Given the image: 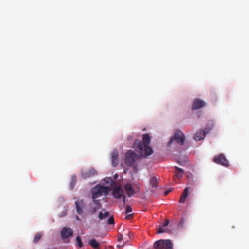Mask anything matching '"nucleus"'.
<instances>
[{
    "label": "nucleus",
    "mask_w": 249,
    "mask_h": 249,
    "mask_svg": "<svg viewBox=\"0 0 249 249\" xmlns=\"http://www.w3.org/2000/svg\"><path fill=\"white\" fill-rule=\"evenodd\" d=\"M93 202H96V199L103 195L106 196L108 193V188L101 185H96L91 190Z\"/></svg>",
    "instance_id": "1"
},
{
    "label": "nucleus",
    "mask_w": 249,
    "mask_h": 249,
    "mask_svg": "<svg viewBox=\"0 0 249 249\" xmlns=\"http://www.w3.org/2000/svg\"><path fill=\"white\" fill-rule=\"evenodd\" d=\"M150 142V138L148 134L143 135L142 142L139 140H136L134 143V147L136 150H139L140 155H142L143 147L149 145Z\"/></svg>",
    "instance_id": "2"
},
{
    "label": "nucleus",
    "mask_w": 249,
    "mask_h": 249,
    "mask_svg": "<svg viewBox=\"0 0 249 249\" xmlns=\"http://www.w3.org/2000/svg\"><path fill=\"white\" fill-rule=\"evenodd\" d=\"M154 247L155 249H172L173 244L169 239H160L154 243Z\"/></svg>",
    "instance_id": "3"
},
{
    "label": "nucleus",
    "mask_w": 249,
    "mask_h": 249,
    "mask_svg": "<svg viewBox=\"0 0 249 249\" xmlns=\"http://www.w3.org/2000/svg\"><path fill=\"white\" fill-rule=\"evenodd\" d=\"M185 140L184 134L180 130L177 131L172 138H171L167 143V146H170L174 141H176L180 145L184 144Z\"/></svg>",
    "instance_id": "4"
},
{
    "label": "nucleus",
    "mask_w": 249,
    "mask_h": 249,
    "mask_svg": "<svg viewBox=\"0 0 249 249\" xmlns=\"http://www.w3.org/2000/svg\"><path fill=\"white\" fill-rule=\"evenodd\" d=\"M135 157H136V153L133 151L129 150L127 152L125 156V164L127 166H131L135 162Z\"/></svg>",
    "instance_id": "5"
},
{
    "label": "nucleus",
    "mask_w": 249,
    "mask_h": 249,
    "mask_svg": "<svg viewBox=\"0 0 249 249\" xmlns=\"http://www.w3.org/2000/svg\"><path fill=\"white\" fill-rule=\"evenodd\" d=\"M97 171L92 167H90L88 170L81 171L82 176L85 179L96 176L97 175Z\"/></svg>",
    "instance_id": "6"
},
{
    "label": "nucleus",
    "mask_w": 249,
    "mask_h": 249,
    "mask_svg": "<svg viewBox=\"0 0 249 249\" xmlns=\"http://www.w3.org/2000/svg\"><path fill=\"white\" fill-rule=\"evenodd\" d=\"M75 207L78 214L81 215L86 209V205L83 199H78L75 201Z\"/></svg>",
    "instance_id": "7"
},
{
    "label": "nucleus",
    "mask_w": 249,
    "mask_h": 249,
    "mask_svg": "<svg viewBox=\"0 0 249 249\" xmlns=\"http://www.w3.org/2000/svg\"><path fill=\"white\" fill-rule=\"evenodd\" d=\"M210 125L211 127L209 129H206V131L200 130L199 132H197L194 137L195 140L196 141H200L204 139L206 133H208L209 131L211 130V128L213 126V123H211Z\"/></svg>",
    "instance_id": "8"
},
{
    "label": "nucleus",
    "mask_w": 249,
    "mask_h": 249,
    "mask_svg": "<svg viewBox=\"0 0 249 249\" xmlns=\"http://www.w3.org/2000/svg\"><path fill=\"white\" fill-rule=\"evenodd\" d=\"M124 194V190L120 186L115 187L112 190V195L115 198H121Z\"/></svg>",
    "instance_id": "9"
},
{
    "label": "nucleus",
    "mask_w": 249,
    "mask_h": 249,
    "mask_svg": "<svg viewBox=\"0 0 249 249\" xmlns=\"http://www.w3.org/2000/svg\"><path fill=\"white\" fill-rule=\"evenodd\" d=\"M205 106V103L202 100L196 98L194 100L192 108L193 110L199 109Z\"/></svg>",
    "instance_id": "10"
},
{
    "label": "nucleus",
    "mask_w": 249,
    "mask_h": 249,
    "mask_svg": "<svg viewBox=\"0 0 249 249\" xmlns=\"http://www.w3.org/2000/svg\"><path fill=\"white\" fill-rule=\"evenodd\" d=\"M73 231L71 228L69 227H64L62 228L61 231V238L63 239H67L71 236Z\"/></svg>",
    "instance_id": "11"
},
{
    "label": "nucleus",
    "mask_w": 249,
    "mask_h": 249,
    "mask_svg": "<svg viewBox=\"0 0 249 249\" xmlns=\"http://www.w3.org/2000/svg\"><path fill=\"white\" fill-rule=\"evenodd\" d=\"M118 150L115 149L111 153V160H112V164L113 166L116 167L119 162L118 159Z\"/></svg>",
    "instance_id": "12"
},
{
    "label": "nucleus",
    "mask_w": 249,
    "mask_h": 249,
    "mask_svg": "<svg viewBox=\"0 0 249 249\" xmlns=\"http://www.w3.org/2000/svg\"><path fill=\"white\" fill-rule=\"evenodd\" d=\"M125 191L126 192L127 195L129 197L132 196L135 193L134 190L133 189L132 185L130 183H127L124 186Z\"/></svg>",
    "instance_id": "13"
},
{
    "label": "nucleus",
    "mask_w": 249,
    "mask_h": 249,
    "mask_svg": "<svg viewBox=\"0 0 249 249\" xmlns=\"http://www.w3.org/2000/svg\"><path fill=\"white\" fill-rule=\"evenodd\" d=\"M219 164L226 167L229 166V161L223 154H219Z\"/></svg>",
    "instance_id": "14"
},
{
    "label": "nucleus",
    "mask_w": 249,
    "mask_h": 249,
    "mask_svg": "<svg viewBox=\"0 0 249 249\" xmlns=\"http://www.w3.org/2000/svg\"><path fill=\"white\" fill-rule=\"evenodd\" d=\"M189 187H186L184 190H183V192L182 194V195L181 196L179 202L180 203H184L186 200V198L189 196Z\"/></svg>",
    "instance_id": "15"
},
{
    "label": "nucleus",
    "mask_w": 249,
    "mask_h": 249,
    "mask_svg": "<svg viewBox=\"0 0 249 249\" xmlns=\"http://www.w3.org/2000/svg\"><path fill=\"white\" fill-rule=\"evenodd\" d=\"M175 168L176 170V172H175V177L176 178L178 179H180L184 174V170L178 167V166H175Z\"/></svg>",
    "instance_id": "16"
},
{
    "label": "nucleus",
    "mask_w": 249,
    "mask_h": 249,
    "mask_svg": "<svg viewBox=\"0 0 249 249\" xmlns=\"http://www.w3.org/2000/svg\"><path fill=\"white\" fill-rule=\"evenodd\" d=\"M89 244L90 246L95 249H99L98 248L99 247V244L95 239L89 240Z\"/></svg>",
    "instance_id": "17"
},
{
    "label": "nucleus",
    "mask_w": 249,
    "mask_h": 249,
    "mask_svg": "<svg viewBox=\"0 0 249 249\" xmlns=\"http://www.w3.org/2000/svg\"><path fill=\"white\" fill-rule=\"evenodd\" d=\"M143 150H144V155L145 156H150L153 153L152 148L148 145L143 147Z\"/></svg>",
    "instance_id": "18"
},
{
    "label": "nucleus",
    "mask_w": 249,
    "mask_h": 249,
    "mask_svg": "<svg viewBox=\"0 0 249 249\" xmlns=\"http://www.w3.org/2000/svg\"><path fill=\"white\" fill-rule=\"evenodd\" d=\"M150 185L153 188H157L158 187V181L156 177H154L151 178L150 182Z\"/></svg>",
    "instance_id": "19"
},
{
    "label": "nucleus",
    "mask_w": 249,
    "mask_h": 249,
    "mask_svg": "<svg viewBox=\"0 0 249 249\" xmlns=\"http://www.w3.org/2000/svg\"><path fill=\"white\" fill-rule=\"evenodd\" d=\"M93 203L95 204V206L92 208V210L93 213H95L97 211V210H99L101 208L102 205L101 203L99 202V200H96V202Z\"/></svg>",
    "instance_id": "20"
},
{
    "label": "nucleus",
    "mask_w": 249,
    "mask_h": 249,
    "mask_svg": "<svg viewBox=\"0 0 249 249\" xmlns=\"http://www.w3.org/2000/svg\"><path fill=\"white\" fill-rule=\"evenodd\" d=\"M76 182V177L75 175H72L71 178V181L70 182L71 189H73Z\"/></svg>",
    "instance_id": "21"
},
{
    "label": "nucleus",
    "mask_w": 249,
    "mask_h": 249,
    "mask_svg": "<svg viewBox=\"0 0 249 249\" xmlns=\"http://www.w3.org/2000/svg\"><path fill=\"white\" fill-rule=\"evenodd\" d=\"M109 213L107 212H106L104 213L101 212L99 213L98 218L100 220H102L109 216Z\"/></svg>",
    "instance_id": "22"
},
{
    "label": "nucleus",
    "mask_w": 249,
    "mask_h": 249,
    "mask_svg": "<svg viewBox=\"0 0 249 249\" xmlns=\"http://www.w3.org/2000/svg\"><path fill=\"white\" fill-rule=\"evenodd\" d=\"M42 235V233L41 232H37L35 235L34 239L33 240V242L35 244H36L41 238Z\"/></svg>",
    "instance_id": "23"
},
{
    "label": "nucleus",
    "mask_w": 249,
    "mask_h": 249,
    "mask_svg": "<svg viewBox=\"0 0 249 249\" xmlns=\"http://www.w3.org/2000/svg\"><path fill=\"white\" fill-rule=\"evenodd\" d=\"M77 245L79 248L83 247V245L81 241V238L79 236H77L76 238Z\"/></svg>",
    "instance_id": "24"
},
{
    "label": "nucleus",
    "mask_w": 249,
    "mask_h": 249,
    "mask_svg": "<svg viewBox=\"0 0 249 249\" xmlns=\"http://www.w3.org/2000/svg\"><path fill=\"white\" fill-rule=\"evenodd\" d=\"M163 226L162 225L160 226L158 230H157V233L160 234L162 232H166L167 230L163 229Z\"/></svg>",
    "instance_id": "25"
},
{
    "label": "nucleus",
    "mask_w": 249,
    "mask_h": 249,
    "mask_svg": "<svg viewBox=\"0 0 249 249\" xmlns=\"http://www.w3.org/2000/svg\"><path fill=\"white\" fill-rule=\"evenodd\" d=\"M107 223L109 225L113 224L114 223V219L113 215L109 217L107 220Z\"/></svg>",
    "instance_id": "26"
},
{
    "label": "nucleus",
    "mask_w": 249,
    "mask_h": 249,
    "mask_svg": "<svg viewBox=\"0 0 249 249\" xmlns=\"http://www.w3.org/2000/svg\"><path fill=\"white\" fill-rule=\"evenodd\" d=\"M132 211V208L129 205H127L125 208V213L126 214L129 212H131Z\"/></svg>",
    "instance_id": "27"
},
{
    "label": "nucleus",
    "mask_w": 249,
    "mask_h": 249,
    "mask_svg": "<svg viewBox=\"0 0 249 249\" xmlns=\"http://www.w3.org/2000/svg\"><path fill=\"white\" fill-rule=\"evenodd\" d=\"M133 214H127L125 218L127 220H130V219H131L132 218H133Z\"/></svg>",
    "instance_id": "28"
},
{
    "label": "nucleus",
    "mask_w": 249,
    "mask_h": 249,
    "mask_svg": "<svg viewBox=\"0 0 249 249\" xmlns=\"http://www.w3.org/2000/svg\"><path fill=\"white\" fill-rule=\"evenodd\" d=\"M169 222H170L169 220L168 219H166V220H165V221L162 226L164 227H166L169 225Z\"/></svg>",
    "instance_id": "29"
},
{
    "label": "nucleus",
    "mask_w": 249,
    "mask_h": 249,
    "mask_svg": "<svg viewBox=\"0 0 249 249\" xmlns=\"http://www.w3.org/2000/svg\"><path fill=\"white\" fill-rule=\"evenodd\" d=\"M213 161L218 163V156H215V157L213 159Z\"/></svg>",
    "instance_id": "30"
},
{
    "label": "nucleus",
    "mask_w": 249,
    "mask_h": 249,
    "mask_svg": "<svg viewBox=\"0 0 249 249\" xmlns=\"http://www.w3.org/2000/svg\"><path fill=\"white\" fill-rule=\"evenodd\" d=\"M123 197V201L124 203L126 201V196L124 194V196H122Z\"/></svg>",
    "instance_id": "31"
},
{
    "label": "nucleus",
    "mask_w": 249,
    "mask_h": 249,
    "mask_svg": "<svg viewBox=\"0 0 249 249\" xmlns=\"http://www.w3.org/2000/svg\"><path fill=\"white\" fill-rule=\"evenodd\" d=\"M170 192V190H167V191H166L164 192V196H166Z\"/></svg>",
    "instance_id": "32"
},
{
    "label": "nucleus",
    "mask_w": 249,
    "mask_h": 249,
    "mask_svg": "<svg viewBox=\"0 0 249 249\" xmlns=\"http://www.w3.org/2000/svg\"><path fill=\"white\" fill-rule=\"evenodd\" d=\"M114 178L115 179H116L118 178V175L117 174H115L114 175Z\"/></svg>",
    "instance_id": "33"
},
{
    "label": "nucleus",
    "mask_w": 249,
    "mask_h": 249,
    "mask_svg": "<svg viewBox=\"0 0 249 249\" xmlns=\"http://www.w3.org/2000/svg\"><path fill=\"white\" fill-rule=\"evenodd\" d=\"M105 249H112V248L111 247L109 246L107 248H106Z\"/></svg>",
    "instance_id": "34"
},
{
    "label": "nucleus",
    "mask_w": 249,
    "mask_h": 249,
    "mask_svg": "<svg viewBox=\"0 0 249 249\" xmlns=\"http://www.w3.org/2000/svg\"><path fill=\"white\" fill-rule=\"evenodd\" d=\"M107 179H110V180H112V179H111V178H107Z\"/></svg>",
    "instance_id": "35"
},
{
    "label": "nucleus",
    "mask_w": 249,
    "mask_h": 249,
    "mask_svg": "<svg viewBox=\"0 0 249 249\" xmlns=\"http://www.w3.org/2000/svg\"><path fill=\"white\" fill-rule=\"evenodd\" d=\"M76 218H77V219L79 220V217L78 216H76Z\"/></svg>",
    "instance_id": "36"
}]
</instances>
